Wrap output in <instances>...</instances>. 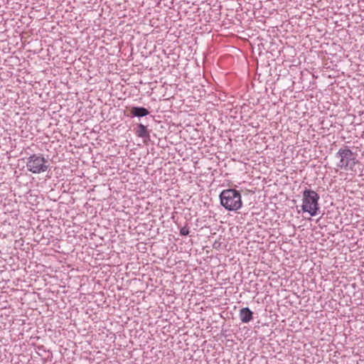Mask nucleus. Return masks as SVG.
<instances>
[{
	"label": "nucleus",
	"instance_id": "obj_1",
	"mask_svg": "<svg viewBox=\"0 0 364 364\" xmlns=\"http://www.w3.org/2000/svg\"><path fill=\"white\" fill-rule=\"evenodd\" d=\"M221 205L228 210H237L242 205L241 195L235 189H225L220 194Z\"/></svg>",
	"mask_w": 364,
	"mask_h": 364
},
{
	"label": "nucleus",
	"instance_id": "obj_2",
	"mask_svg": "<svg viewBox=\"0 0 364 364\" xmlns=\"http://www.w3.org/2000/svg\"><path fill=\"white\" fill-rule=\"evenodd\" d=\"M336 157L339 159L336 164L337 167L345 171H353L358 163L355 154L347 146L339 149L336 154Z\"/></svg>",
	"mask_w": 364,
	"mask_h": 364
},
{
	"label": "nucleus",
	"instance_id": "obj_3",
	"mask_svg": "<svg viewBox=\"0 0 364 364\" xmlns=\"http://www.w3.org/2000/svg\"><path fill=\"white\" fill-rule=\"evenodd\" d=\"M318 194L311 189H306L303 192L301 210L304 213H308L311 216H315L318 214L319 210Z\"/></svg>",
	"mask_w": 364,
	"mask_h": 364
},
{
	"label": "nucleus",
	"instance_id": "obj_4",
	"mask_svg": "<svg viewBox=\"0 0 364 364\" xmlns=\"http://www.w3.org/2000/svg\"><path fill=\"white\" fill-rule=\"evenodd\" d=\"M49 164L42 154H34L30 156L26 161V167L27 171L38 174L46 172L48 168Z\"/></svg>",
	"mask_w": 364,
	"mask_h": 364
},
{
	"label": "nucleus",
	"instance_id": "obj_5",
	"mask_svg": "<svg viewBox=\"0 0 364 364\" xmlns=\"http://www.w3.org/2000/svg\"><path fill=\"white\" fill-rule=\"evenodd\" d=\"M252 311L248 307H245L240 310L239 316L240 321L244 323H249L251 320H252Z\"/></svg>",
	"mask_w": 364,
	"mask_h": 364
},
{
	"label": "nucleus",
	"instance_id": "obj_6",
	"mask_svg": "<svg viewBox=\"0 0 364 364\" xmlns=\"http://www.w3.org/2000/svg\"><path fill=\"white\" fill-rule=\"evenodd\" d=\"M147 109L141 107H133L130 110L132 117H142L149 114Z\"/></svg>",
	"mask_w": 364,
	"mask_h": 364
},
{
	"label": "nucleus",
	"instance_id": "obj_7",
	"mask_svg": "<svg viewBox=\"0 0 364 364\" xmlns=\"http://www.w3.org/2000/svg\"><path fill=\"white\" fill-rule=\"evenodd\" d=\"M136 133L139 137H145L147 134L146 127L141 124H139L136 127Z\"/></svg>",
	"mask_w": 364,
	"mask_h": 364
},
{
	"label": "nucleus",
	"instance_id": "obj_8",
	"mask_svg": "<svg viewBox=\"0 0 364 364\" xmlns=\"http://www.w3.org/2000/svg\"><path fill=\"white\" fill-rule=\"evenodd\" d=\"M189 233V229L186 226L183 227L180 230L181 235H187Z\"/></svg>",
	"mask_w": 364,
	"mask_h": 364
}]
</instances>
